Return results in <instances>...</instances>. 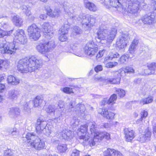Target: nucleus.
<instances>
[{"label":"nucleus","instance_id":"nucleus-1","mask_svg":"<svg viewBox=\"0 0 156 156\" xmlns=\"http://www.w3.org/2000/svg\"><path fill=\"white\" fill-rule=\"evenodd\" d=\"M64 9L65 13L68 16L67 21L64 22V25L62 26L59 30V33L68 34L69 28L70 23L71 21L73 22H76L82 24V26L85 30H90L94 25L96 19L91 16H85L82 14L80 16L74 15L73 12V5L66 2H63L61 5Z\"/></svg>","mask_w":156,"mask_h":156},{"label":"nucleus","instance_id":"nucleus-2","mask_svg":"<svg viewBox=\"0 0 156 156\" xmlns=\"http://www.w3.org/2000/svg\"><path fill=\"white\" fill-rule=\"evenodd\" d=\"M13 42H6L0 44V51L2 54H14L16 51L19 50V47L16 42L24 44L27 42V39L24 31L22 29L16 30L14 34Z\"/></svg>","mask_w":156,"mask_h":156},{"label":"nucleus","instance_id":"nucleus-3","mask_svg":"<svg viewBox=\"0 0 156 156\" xmlns=\"http://www.w3.org/2000/svg\"><path fill=\"white\" fill-rule=\"evenodd\" d=\"M43 60L35 55L31 56L29 58L20 60L18 62L17 68L21 73L31 72L39 69L43 65Z\"/></svg>","mask_w":156,"mask_h":156},{"label":"nucleus","instance_id":"nucleus-4","mask_svg":"<svg viewBox=\"0 0 156 156\" xmlns=\"http://www.w3.org/2000/svg\"><path fill=\"white\" fill-rule=\"evenodd\" d=\"M122 0H111L110 4L111 6L113 7L116 8L119 6L120 3V2ZM123 1L125 3L128 4L127 9L126 8L125 12L127 13H131L133 14L136 13L139 9L140 7L144 6L145 4L142 3L141 4L138 0H123Z\"/></svg>","mask_w":156,"mask_h":156},{"label":"nucleus","instance_id":"nucleus-5","mask_svg":"<svg viewBox=\"0 0 156 156\" xmlns=\"http://www.w3.org/2000/svg\"><path fill=\"white\" fill-rule=\"evenodd\" d=\"M74 102H71L69 104V108L68 109V111L70 112L71 111H75L76 114L78 117L74 116L71 120V124H72L73 127L78 126L81 122L79 118L80 119L81 117H83L85 115V106L83 104H79L77 105L74 110H73V104Z\"/></svg>","mask_w":156,"mask_h":156},{"label":"nucleus","instance_id":"nucleus-6","mask_svg":"<svg viewBox=\"0 0 156 156\" xmlns=\"http://www.w3.org/2000/svg\"><path fill=\"white\" fill-rule=\"evenodd\" d=\"M27 146L29 148H33L37 150H41L45 147L44 141L33 133H27L26 136Z\"/></svg>","mask_w":156,"mask_h":156},{"label":"nucleus","instance_id":"nucleus-7","mask_svg":"<svg viewBox=\"0 0 156 156\" xmlns=\"http://www.w3.org/2000/svg\"><path fill=\"white\" fill-rule=\"evenodd\" d=\"M115 27H112L110 30L100 29L97 32L96 38L100 41H105L106 43H111L115 38L117 32Z\"/></svg>","mask_w":156,"mask_h":156},{"label":"nucleus","instance_id":"nucleus-8","mask_svg":"<svg viewBox=\"0 0 156 156\" xmlns=\"http://www.w3.org/2000/svg\"><path fill=\"white\" fill-rule=\"evenodd\" d=\"M108 140L110 139V135L105 132H97V131L91 135L90 137V139L89 140L88 143L87 144L89 145L90 147L95 145V142H99L102 140L104 138Z\"/></svg>","mask_w":156,"mask_h":156},{"label":"nucleus","instance_id":"nucleus-9","mask_svg":"<svg viewBox=\"0 0 156 156\" xmlns=\"http://www.w3.org/2000/svg\"><path fill=\"white\" fill-rule=\"evenodd\" d=\"M46 112L50 115H53V120L56 121V122H60L63 119V117L65 115L64 109L59 110L56 109L54 105H49L45 109Z\"/></svg>","mask_w":156,"mask_h":156},{"label":"nucleus","instance_id":"nucleus-10","mask_svg":"<svg viewBox=\"0 0 156 156\" xmlns=\"http://www.w3.org/2000/svg\"><path fill=\"white\" fill-rule=\"evenodd\" d=\"M88 125L87 124L82 125L77 130V134L79 136V139L84 145H87L89 140H90L89 133H87Z\"/></svg>","mask_w":156,"mask_h":156},{"label":"nucleus","instance_id":"nucleus-11","mask_svg":"<svg viewBox=\"0 0 156 156\" xmlns=\"http://www.w3.org/2000/svg\"><path fill=\"white\" fill-rule=\"evenodd\" d=\"M55 47L54 41H53L46 42L43 44L40 43L36 46V48L39 52L42 54L50 51Z\"/></svg>","mask_w":156,"mask_h":156},{"label":"nucleus","instance_id":"nucleus-12","mask_svg":"<svg viewBox=\"0 0 156 156\" xmlns=\"http://www.w3.org/2000/svg\"><path fill=\"white\" fill-rule=\"evenodd\" d=\"M27 31L30 39L34 41L37 40L41 36L40 29L34 23L28 27Z\"/></svg>","mask_w":156,"mask_h":156},{"label":"nucleus","instance_id":"nucleus-13","mask_svg":"<svg viewBox=\"0 0 156 156\" xmlns=\"http://www.w3.org/2000/svg\"><path fill=\"white\" fill-rule=\"evenodd\" d=\"M97 45L95 44L94 42H88L84 47L83 50L85 54L91 57L94 56L98 51Z\"/></svg>","mask_w":156,"mask_h":156},{"label":"nucleus","instance_id":"nucleus-14","mask_svg":"<svg viewBox=\"0 0 156 156\" xmlns=\"http://www.w3.org/2000/svg\"><path fill=\"white\" fill-rule=\"evenodd\" d=\"M129 38V35L122 34L119 36L117 40L116 46L119 49H122L126 47Z\"/></svg>","mask_w":156,"mask_h":156},{"label":"nucleus","instance_id":"nucleus-15","mask_svg":"<svg viewBox=\"0 0 156 156\" xmlns=\"http://www.w3.org/2000/svg\"><path fill=\"white\" fill-rule=\"evenodd\" d=\"M42 30L46 38L50 39L53 37L54 34L53 32H52V27L48 22H44L42 25Z\"/></svg>","mask_w":156,"mask_h":156},{"label":"nucleus","instance_id":"nucleus-16","mask_svg":"<svg viewBox=\"0 0 156 156\" xmlns=\"http://www.w3.org/2000/svg\"><path fill=\"white\" fill-rule=\"evenodd\" d=\"M55 136L58 138H62L65 140H69L74 136V134L72 131L68 129H65L62 131H58Z\"/></svg>","mask_w":156,"mask_h":156},{"label":"nucleus","instance_id":"nucleus-17","mask_svg":"<svg viewBox=\"0 0 156 156\" xmlns=\"http://www.w3.org/2000/svg\"><path fill=\"white\" fill-rule=\"evenodd\" d=\"M47 124V122L44 119L41 117L39 118L37 120L36 124V129L37 132L40 133V132H42L47 128L46 127Z\"/></svg>","mask_w":156,"mask_h":156},{"label":"nucleus","instance_id":"nucleus-18","mask_svg":"<svg viewBox=\"0 0 156 156\" xmlns=\"http://www.w3.org/2000/svg\"><path fill=\"white\" fill-rule=\"evenodd\" d=\"M151 135V132L148 128L142 134H140L137 138V140L141 143L145 142L149 140Z\"/></svg>","mask_w":156,"mask_h":156},{"label":"nucleus","instance_id":"nucleus-19","mask_svg":"<svg viewBox=\"0 0 156 156\" xmlns=\"http://www.w3.org/2000/svg\"><path fill=\"white\" fill-rule=\"evenodd\" d=\"M104 156H123L119 151L112 148H108L103 152Z\"/></svg>","mask_w":156,"mask_h":156},{"label":"nucleus","instance_id":"nucleus-20","mask_svg":"<svg viewBox=\"0 0 156 156\" xmlns=\"http://www.w3.org/2000/svg\"><path fill=\"white\" fill-rule=\"evenodd\" d=\"M98 113L107 119H112L114 118L115 114L111 112H108L107 109L99 108L98 110Z\"/></svg>","mask_w":156,"mask_h":156},{"label":"nucleus","instance_id":"nucleus-21","mask_svg":"<svg viewBox=\"0 0 156 156\" xmlns=\"http://www.w3.org/2000/svg\"><path fill=\"white\" fill-rule=\"evenodd\" d=\"M45 10L47 12V15L52 18L58 17L61 12L59 9L58 8H55L54 11L52 12L50 7L46 8Z\"/></svg>","mask_w":156,"mask_h":156},{"label":"nucleus","instance_id":"nucleus-22","mask_svg":"<svg viewBox=\"0 0 156 156\" xmlns=\"http://www.w3.org/2000/svg\"><path fill=\"white\" fill-rule=\"evenodd\" d=\"M141 20L144 24L150 25L155 22V16L152 14L145 15L141 18Z\"/></svg>","mask_w":156,"mask_h":156},{"label":"nucleus","instance_id":"nucleus-23","mask_svg":"<svg viewBox=\"0 0 156 156\" xmlns=\"http://www.w3.org/2000/svg\"><path fill=\"white\" fill-rule=\"evenodd\" d=\"M124 132L126 141L131 142L135 137L134 131L131 129L126 128Z\"/></svg>","mask_w":156,"mask_h":156},{"label":"nucleus","instance_id":"nucleus-24","mask_svg":"<svg viewBox=\"0 0 156 156\" xmlns=\"http://www.w3.org/2000/svg\"><path fill=\"white\" fill-rule=\"evenodd\" d=\"M134 72L135 70L132 67L128 66L124 68L119 69L117 71L116 74L119 73L120 75H122V76H125L126 73H134Z\"/></svg>","mask_w":156,"mask_h":156},{"label":"nucleus","instance_id":"nucleus-25","mask_svg":"<svg viewBox=\"0 0 156 156\" xmlns=\"http://www.w3.org/2000/svg\"><path fill=\"white\" fill-rule=\"evenodd\" d=\"M117 72L116 71L114 73V76L115 77L114 78L108 79L105 80V81L112 84H118L119 83L121 77H122V75H119V73L116 74V73Z\"/></svg>","mask_w":156,"mask_h":156},{"label":"nucleus","instance_id":"nucleus-26","mask_svg":"<svg viewBox=\"0 0 156 156\" xmlns=\"http://www.w3.org/2000/svg\"><path fill=\"white\" fill-rule=\"evenodd\" d=\"M10 64V62L9 60L0 59V70L5 71L9 68Z\"/></svg>","mask_w":156,"mask_h":156},{"label":"nucleus","instance_id":"nucleus-27","mask_svg":"<svg viewBox=\"0 0 156 156\" xmlns=\"http://www.w3.org/2000/svg\"><path fill=\"white\" fill-rule=\"evenodd\" d=\"M12 20L13 24L16 26L20 27L22 25L23 20L18 15H14L12 16Z\"/></svg>","mask_w":156,"mask_h":156},{"label":"nucleus","instance_id":"nucleus-28","mask_svg":"<svg viewBox=\"0 0 156 156\" xmlns=\"http://www.w3.org/2000/svg\"><path fill=\"white\" fill-rule=\"evenodd\" d=\"M8 83L11 85H16L20 83V80L13 76L10 75L8 76L7 79Z\"/></svg>","mask_w":156,"mask_h":156},{"label":"nucleus","instance_id":"nucleus-29","mask_svg":"<svg viewBox=\"0 0 156 156\" xmlns=\"http://www.w3.org/2000/svg\"><path fill=\"white\" fill-rule=\"evenodd\" d=\"M119 54L116 52H111L109 55L105 58V62H108V60H114L119 57Z\"/></svg>","mask_w":156,"mask_h":156},{"label":"nucleus","instance_id":"nucleus-30","mask_svg":"<svg viewBox=\"0 0 156 156\" xmlns=\"http://www.w3.org/2000/svg\"><path fill=\"white\" fill-rule=\"evenodd\" d=\"M84 5L86 8L91 11L94 12L97 10V7L93 3L85 0L84 1Z\"/></svg>","mask_w":156,"mask_h":156},{"label":"nucleus","instance_id":"nucleus-31","mask_svg":"<svg viewBox=\"0 0 156 156\" xmlns=\"http://www.w3.org/2000/svg\"><path fill=\"white\" fill-rule=\"evenodd\" d=\"M19 94V92L17 90H11L9 92L7 97L8 98L13 101L17 99Z\"/></svg>","mask_w":156,"mask_h":156},{"label":"nucleus","instance_id":"nucleus-32","mask_svg":"<svg viewBox=\"0 0 156 156\" xmlns=\"http://www.w3.org/2000/svg\"><path fill=\"white\" fill-rule=\"evenodd\" d=\"M138 43V41L136 39H134L130 45L129 51V53L133 55L132 57H130V58H132L134 56L133 54H134L136 51V47ZM129 57H130L129 56Z\"/></svg>","mask_w":156,"mask_h":156},{"label":"nucleus","instance_id":"nucleus-33","mask_svg":"<svg viewBox=\"0 0 156 156\" xmlns=\"http://www.w3.org/2000/svg\"><path fill=\"white\" fill-rule=\"evenodd\" d=\"M153 101V97L152 95H149L147 98H142L140 101L141 105L148 104L152 102Z\"/></svg>","mask_w":156,"mask_h":156},{"label":"nucleus","instance_id":"nucleus-34","mask_svg":"<svg viewBox=\"0 0 156 156\" xmlns=\"http://www.w3.org/2000/svg\"><path fill=\"white\" fill-rule=\"evenodd\" d=\"M78 45V43H73L71 45V47L73 50H75L74 52L75 55L79 56H81L83 55L84 51H82L80 49H76Z\"/></svg>","mask_w":156,"mask_h":156},{"label":"nucleus","instance_id":"nucleus-35","mask_svg":"<svg viewBox=\"0 0 156 156\" xmlns=\"http://www.w3.org/2000/svg\"><path fill=\"white\" fill-rule=\"evenodd\" d=\"M87 124L88 127H89L91 135H93L96 131L97 125L95 122L93 121H90L88 122Z\"/></svg>","mask_w":156,"mask_h":156},{"label":"nucleus","instance_id":"nucleus-36","mask_svg":"<svg viewBox=\"0 0 156 156\" xmlns=\"http://www.w3.org/2000/svg\"><path fill=\"white\" fill-rule=\"evenodd\" d=\"M20 110L19 108L12 107L10 108L9 111V114L10 116L18 115L20 114Z\"/></svg>","mask_w":156,"mask_h":156},{"label":"nucleus","instance_id":"nucleus-37","mask_svg":"<svg viewBox=\"0 0 156 156\" xmlns=\"http://www.w3.org/2000/svg\"><path fill=\"white\" fill-rule=\"evenodd\" d=\"M43 101V99L41 96H37L34 98L33 100L34 107H36L40 105Z\"/></svg>","mask_w":156,"mask_h":156},{"label":"nucleus","instance_id":"nucleus-38","mask_svg":"<svg viewBox=\"0 0 156 156\" xmlns=\"http://www.w3.org/2000/svg\"><path fill=\"white\" fill-rule=\"evenodd\" d=\"M57 149L58 152L63 153L67 150V145L65 144L59 143L57 147Z\"/></svg>","mask_w":156,"mask_h":156},{"label":"nucleus","instance_id":"nucleus-39","mask_svg":"<svg viewBox=\"0 0 156 156\" xmlns=\"http://www.w3.org/2000/svg\"><path fill=\"white\" fill-rule=\"evenodd\" d=\"M15 31L14 30H12L7 31L3 30L0 28V38H2L5 36H10L12 34L13 32L14 33Z\"/></svg>","mask_w":156,"mask_h":156},{"label":"nucleus","instance_id":"nucleus-40","mask_svg":"<svg viewBox=\"0 0 156 156\" xmlns=\"http://www.w3.org/2000/svg\"><path fill=\"white\" fill-rule=\"evenodd\" d=\"M20 8L23 12L25 13L27 16H30L31 12L30 11V8L29 6L23 5L21 6Z\"/></svg>","mask_w":156,"mask_h":156},{"label":"nucleus","instance_id":"nucleus-41","mask_svg":"<svg viewBox=\"0 0 156 156\" xmlns=\"http://www.w3.org/2000/svg\"><path fill=\"white\" fill-rule=\"evenodd\" d=\"M117 97L116 94H113L112 95L108 100V99L107 104H108L113 105L115 103Z\"/></svg>","mask_w":156,"mask_h":156},{"label":"nucleus","instance_id":"nucleus-42","mask_svg":"<svg viewBox=\"0 0 156 156\" xmlns=\"http://www.w3.org/2000/svg\"><path fill=\"white\" fill-rule=\"evenodd\" d=\"M106 62L104 61V63L105 65V67L107 68L114 67L117 66L118 64V62H110L105 63Z\"/></svg>","mask_w":156,"mask_h":156},{"label":"nucleus","instance_id":"nucleus-43","mask_svg":"<svg viewBox=\"0 0 156 156\" xmlns=\"http://www.w3.org/2000/svg\"><path fill=\"white\" fill-rule=\"evenodd\" d=\"M82 30L78 27H74L73 28L72 34L73 36H75L82 33Z\"/></svg>","mask_w":156,"mask_h":156},{"label":"nucleus","instance_id":"nucleus-44","mask_svg":"<svg viewBox=\"0 0 156 156\" xmlns=\"http://www.w3.org/2000/svg\"><path fill=\"white\" fill-rule=\"evenodd\" d=\"M9 134L12 136H16L19 135V132L18 130L16 128H11L9 131Z\"/></svg>","mask_w":156,"mask_h":156},{"label":"nucleus","instance_id":"nucleus-45","mask_svg":"<svg viewBox=\"0 0 156 156\" xmlns=\"http://www.w3.org/2000/svg\"><path fill=\"white\" fill-rule=\"evenodd\" d=\"M116 92L118 96L120 98L124 97L126 94L125 90L122 89H117L116 90Z\"/></svg>","mask_w":156,"mask_h":156},{"label":"nucleus","instance_id":"nucleus-46","mask_svg":"<svg viewBox=\"0 0 156 156\" xmlns=\"http://www.w3.org/2000/svg\"><path fill=\"white\" fill-rule=\"evenodd\" d=\"M52 131L51 129H49L48 127H47L44 130H43L41 133H43L46 136H52L51 135Z\"/></svg>","mask_w":156,"mask_h":156},{"label":"nucleus","instance_id":"nucleus-47","mask_svg":"<svg viewBox=\"0 0 156 156\" xmlns=\"http://www.w3.org/2000/svg\"><path fill=\"white\" fill-rule=\"evenodd\" d=\"M128 57L125 55H123L120 57L118 61L120 63H124L127 62Z\"/></svg>","mask_w":156,"mask_h":156},{"label":"nucleus","instance_id":"nucleus-48","mask_svg":"<svg viewBox=\"0 0 156 156\" xmlns=\"http://www.w3.org/2000/svg\"><path fill=\"white\" fill-rule=\"evenodd\" d=\"M60 36L59 37V40L62 42L66 41L67 40L68 34L59 33Z\"/></svg>","mask_w":156,"mask_h":156},{"label":"nucleus","instance_id":"nucleus-49","mask_svg":"<svg viewBox=\"0 0 156 156\" xmlns=\"http://www.w3.org/2000/svg\"><path fill=\"white\" fill-rule=\"evenodd\" d=\"M62 91L64 93L68 94L73 93L72 88L68 87H66L63 88L62 90Z\"/></svg>","mask_w":156,"mask_h":156},{"label":"nucleus","instance_id":"nucleus-50","mask_svg":"<svg viewBox=\"0 0 156 156\" xmlns=\"http://www.w3.org/2000/svg\"><path fill=\"white\" fill-rule=\"evenodd\" d=\"M141 118L140 120L141 121L144 119H145L148 115L147 112L145 110L142 111L140 113Z\"/></svg>","mask_w":156,"mask_h":156},{"label":"nucleus","instance_id":"nucleus-51","mask_svg":"<svg viewBox=\"0 0 156 156\" xmlns=\"http://www.w3.org/2000/svg\"><path fill=\"white\" fill-rule=\"evenodd\" d=\"M29 102H25L23 105V109L27 112H29L30 110V108L29 105Z\"/></svg>","mask_w":156,"mask_h":156},{"label":"nucleus","instance_id":"nucleus-52","mask_svg":"<svg viewBox=\"0 0 156 156\" xmlns=\"http://www.w3.org/2000/svg\"><path fill=\"white\" fill-rule=\"evenodd\" d=\"M64 102L62 101H60L58 102V106L59 107V109H58V110H63L64 109V111L65 112V111L64 108Z\"/></svg>","mask_w":156,"mask_h":156},{"label":"nucleus","instance_id":"nucleus-53","mask_svg":"<svg viewBox=\"0 0 156 156\" xmlns=\"http://www.w3.org/2000/svg\"><path fill=\"white\" fill-rule=\"evenodd\" d=\"M105 51V49H103L99 51L98 53L97 54L96 56V57L97 58H99L102 57Z\"/></svg>","mask_w":156,"mask_h":156},{"label":"nucleus","instance_id":"nucleus-54","mask_svg":"<svg viewBox=\"0 0 156 156\" xmlns=\"http://www.w3.org/2000/svg\"><path fill=\"white\" fill-rule=\"evenodd\" d=\"M80 153V151L76 149L73 150L70 156H79Z\"/></svg>","mask_w":156,"mask_h":156},{"label":"nucleus","instance_id":"nucleus-55","mask_svg":"<svg viewBox=\"0 0 156 156\" xmlns=\"http://www.w3.org/2000/svg\"><path fill=\"white\" fill-rule=\"evenodd\" d=\"M143 89L144 90V91L142 92V93L144 95H145L149 93L151 90L149 86H148L147 87H144Z\"/></svg>","mask_w":156,"mask_h":156},{"label":"nucleus","instance_id":"nucleus-56","mask_svg":"<svg viewBox=\"0 0 156 156\" xmlns=\"http://www.w3.org/2000/svg\"><path fill=\"white\" fill-rule=\"evenodd\" d=\"M103 67L101 65H98L94 68V70L97 73L101 71Z\"/></svg>","mask_w":156,"mask_h":156},{"label":"nucleus","instance_id":"nucleus-57","mask_svg":"<svg viewBox=\"0 0 156 156\" xmlns=\"http://www.w3.org/2000/svg\"><path fill=\"white\" fill-rule=\"evenodd\" d=\"M105 80L104 78L98 76H95L94 77V80L95 81H105Z\"/></svg>","mask_w":156,"mask_h":156},{"label":"nucleus","instance_id":"nucleus-58","mask_svg":"<svg viewBox=\"0 0 156 156\" xmlns=\"http://www.w3.org/2000/svg\"><path fill=\"white\" fill-rule=\"evenodd\" d=\"M102 126L105 129L111 128L112 127L110 122L104 123L103 125L101 126Z\"/></svg>","mask_w":156,"mask_h":156},{"label":"nucleus","instance_id":"nucleus-59","mask_svg":"<svg viewBox=\"0 0 156 156\" xmlns=\"http://www.w3.org/2000/svg\"><path fill=\"white\" fill-rule=\"evenodd\" d=\"M5 156H13L10 150L6 151L5 153Z\"/></svg>","mask_w":156,"mask_h":156},{"label":"nucleus","instance_id":"nucleus-60","mask_svg":"<svg viewBox=\"0 0 156 156\" xmlns=\"http://www.w3.org/2000/svg\"><path fill=\"white\" fill-rule=\"evenodd\" d=\"M5 88L4 84L0 83V93L2 92Z\"/></svg>","mask_w":156,"mask_h":156},{"label":"nucleus","instance_id":"nucleus-61","mask_svg":"<svg viewBox=\"0 0 156 156\" xmlns=\"http://www.w3.org/2000/svg\"><path fill=\"white\" fill-rule=\"evenodd\" d=\"M153 2L152 3L151 6L153 9L156 10V0H153Z\"/></svg>","mask_w":156,"mask_h":156},{"label":"nucleus","instance_id":"nucleus-62","mask_svg":"<svg viewBox=\"0 0 156 156\" xmlns=\"http://www.w3.org/2000/svg\"><path fill=\"white\" fill-rule=\"evenodd\" d=\"M108 99L107 98H105L103 100L100 102V104L101 105H104L106 103H107Z\"/></svg>","mask_w":156,"mask_h":156},{"label":"nucleus","instance_id":"nucleus-63","mask_svg":"<svg viewBox=\"0 0 156 156\" xmlns=\"http://www.w3.org/2000/svg\"><path fill=\"white\" fill-rule=\"evenodd\" d=\"M47 17V16L45 14H41L39 16V18L41 20H45Z\"/></svg>","mask_w":156,"mask_h":156},{"label":"nucleus","instance_id":"nucleus-64","mask_svg":"<svg viewBox=\"0 0 156 156\" xmlns=\"http://www.w3.org/2000/svg\"><path fill=\"white\" fill-rule=\"evenodd\" d=\"M112 127L113 126H115L118 124V122L116 121H111L110 122Z\"/></svg>","mask_w":156,"mask_h":156}]
</instances>
